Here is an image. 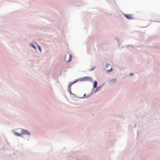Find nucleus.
Masks as SVG:
<instances>
[{
  "instance_id": "nucleus-7",
  "label": "nucleus",
  "mask_w": 160,
  "mask_h": 160,
  "mask_svg": "<svg viewBox=\"0 0 160 160\" xmlns=\"http://www.w3.org/2000/svg\"><path fill=\"white\" fill-rule=\"evenodd\" d=\"M15 134L17 136H19V137H21V134L19 133H17L16 132H14Z\"/></svg>"
},
{
  "instance_id": "nucleus-4",
  "label": "nucleus",
  "mask_w": 160,
  "mask_h": 160,
  "mask_svg": "<svg viewBox=\"0 0 160 160\" xmlns=\"http://www.w3.org/2000/svg\"><path fill=\"white\" fill-rule=\"evenodd\" d=\"M116 81V79H113L110 81V83L111 84H113Z\"/></svg>"
},
{
  "instance_id": "nucleus-2",
  "label": "nucleus",
  "mask_w": 160,
  "mask_h": 160,
  "mask_svg": "<svg viewBox=\"0 0 160 160\" xmlns=\"http://www.w3.org/2000/svg\"><path fill=\"white\" fill-rule=\"evenodd\" d=\"M21 134L24 135H28L29 134V133L27 131L24 130L22 129L21 131Z\"/></svg>"
},
{
  "instance_id": "nucleus-5",
  "label": "nucleus",
  "mask_w": 160,
  "mask_h": 160,
  "mask_svg": "<svg viewBox=\"0 0 160 160\" xmlns=\"http://www.w3.org/2000/svg\"><path fill=\"white\" fill-rule=\"evenodd\" d=\"M97 82L96 81H94V85H93V88H95L97 87Z\"/></svg>"
},
{
  "instance_id": "nucleus-10",
  "label": "nucleus",
  "mask_w": 160,
  "mask_h": 160,
  "mask_svg": "<svg viewBox=\"0 0 160 160\" xmlns=\"http://www.w3.org/2000/svg\"><path fill=\"white\" fill-rule=\"evenodd\" d=\"M32 47L33 48H35V49H36V48L35 47L34 45H32Z\"/></svg>"
},
{
  "instance_id": "nucleus-9",
  "label": "nucleus",
  "mask_w": 160,
  "mask_h": 160,
  "mask_svg": "<svg viewBox=\"0 0 160 160\" xmlns=\"http://www.w3.org/2000/svg\"><path fill=\"white\" fill-rule=\"evenodd\" d=\"M112 68H111V69H110V70H108L107 71V72H112Z\"/></svg>"
},
{
  "instance_id": "nucleus-8",
  "label": "nucleus",
  "mask_w": 160,
  "mask_h": 160,
  "mask_svg": "<svg viewBox=\"0 0 160 160\" xmlns=\"http://www.w3.org/2000/svg\"><path fill=\"white\" fill-rule=\"evenodd\" d=\"M38 49L40 50V52H41V47H40V46H38Z\"/></svg>"
},
{
  "instance_id": "nucleus-3",
  "label": "nucleus",
  "mask_w": 160,
  "mask_h": 160,
  "mask_svg": "<svg viewBox=\"0 0 160 160\" xmlns=\"http://www.w3.org/2000/svg\"><path fill=\"white\" fill-rule=\"evenodd\" d=\"M82 79L83 80L85 81H92V79L90 78L89 77H84L82 78Z\"/></svg>"
},
{
  "instance_id": "nucleus-1",
  "label": "nucleus",
  "mask_w": 160,
  "mask_h": 160,
  "mask_svg": "<svg viewBox=\"0 0 160 160\" xmlns=\"http://www.w3.org/2000/svg\"><path fill=\"white\" fill-rule=\"evenodd\" d=\"M125 17L128 19H133V16L132 14H125Z\"/></svg>"
},
{
  "instance_id": "nucleus-6",
  "label": "nucleus",
  "mask_w": 160,
  "mask_h": 160,
  "mask_svg": "<svg viewBox=\"0 0 160 160\" xmlns=\"http://www.w3.org/2000/svg\"><path fill=\"white\" fill-rule=\"evenodd\" d=\"M72 59V56L71 55H69V59L68 60V62H70Z\"/></svg>"
}]
</instances>
